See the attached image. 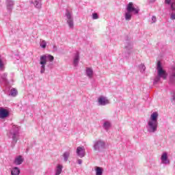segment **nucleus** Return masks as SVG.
<instances>
[{
	"label": "nucleus",
	"mask_w": 175,
	"mask_h": 175,
	"mask_svg": "<svg viewBox=\"0 0 175 175\" xmlns=\"http://www.w3.org/2000/svg\"><path fill=\"white\" fill-rule=\"evenodd\" d=\"M152 23H157V17L155 16H152Z\"/></svg>",
	"instance_id": "obj_36"
},
{
	"label": "nucleus",
	"mask_w": 175,
	"mask_h": 175,
	"mask_svg": "<svg viewBox=\"0 0 175 175\" xmlns=\"http://www.w3.org/2000/svg\"><path fill=\"white\" fill-rule=\"evenodd\" d=\"M126 12L124 14V18L126 21H131L132 20V14L137 16L140 12L139 7H135V4L133 2H129L126 8ZM132 13V14H131Z\"/></svg>",
	"instance_id": "obj_2"
},
{
	"label": "nucleus",
	"mask_w": 175,
	"mask_h": 175,
	"mask_svg": "<svg viewBox=\"0 0 175 175\" xmlns=\"http://www.w3.org/2000/svg\"><path fill=\"white\" fill-rule=\"evenodd\" d=\"M161 77H159V75H157L155 77L154 81H153V84L154 85H156V84H158V83H159V81H161Z\"/></svg>",
	"instance_id": "obj_29"
},
{
	"label": "nucleus",
	"mask_w": 175,
	"mask_h": 175,
	"mask_svg": "<svg viewBox=\"0 0 175 175\" xmlns=\"http://www.w3.org/2000/svg\"><path fill=\"white\" fill-rule=\"evenodd\" d=\"M66 18H67V24L71 29H73L75 27V23L73 22V16H72V14L69 11H66L65 14Z\"/></svg>",
	"instance_id": "obj_7"
},
{
	"label": "nucleus",
	"mask_w": 175,
	"mask_h": 175,
	"mask_svg": "<svg viewBox=\"0 0 175 175\" xmlns=\"http://www.w3.org/2000/svg\"><path fill=\"white\" fill-rule=\"evenodd\" d=\"M77 154L80 158H84L85 157V149L84 146H79L77 148Z\"/></svg>",
	"instance_id": "obj_10"
},
{
	"label": "nucleus",
	"mask_w": 175,
	"mask_h": 175,
	"mask_svg": "<svg viewBox=\"0 0 175 175\" xmlns=\"http://www.w3.org/2000/svg\"><path fill=\"white\" fill-rule=\"evenodd\" d=\"M1 81L5 84H9V81L8 80V73L4 72L1 76Z\"/></svg>",
	"instance_id": "obj_19"
},
{
	"label": "nucleus",
	"mask_w": 175,
	"mask_h": 175,
	"mask_svg": "<svg viewBox=\"0 0 175 175\" xmlns=\"http://www.w3.org/2000/svg\"><path fill=\"white\" fill-rule=\"evenodd\" d=\"M157 70L159 77H161L163 80H166L167 79V72H166V70H163V67H162V63L161 61L157 62Z\"/></svg>",
	"instance_id": "obj_5"
},
{
	"label": "nucleus",
	"mask_w": 175,
	"mask_h": 175,
	"mask_svg": "<svg viewBox=\"0 0 175 175\" xmlns=\"http://www.w3.org/2000/svg\"><path fill=\"white\" fill-rule=\"evenodd\" d=\"M96 175H103V168L100 167H96L95 168Z\"/></svg>",
	"instance_id": "obj_24"
},
{
	"label": "nucleus",
	"mask_w": 175,
	"mask_h": 175,
	"mask_svg": "<svg viewBox=\"0 0 175 175\" xmlns=\"http://www.w3.org/2000/svg\"><path fill=\"white\" fill-rule=\"evenodd\" d=\"M40 47L42 49H46V46H47V42H46L45 40H42L40 44Z\"/></svg>",
	"instance_id": "obj_32"
},
{
	"label": "nucleus",
	"mask_w": 175,
	"mask_h": 175,
	"mask_svg": "<svg viewBox=\"0 0 175 175\" xmlns=\"http://www.w3.org/2000/svg\"><path fill=\"white\" fill-rule=\"evenodd\" d=\"M99 106H106V105H109L110 101L109 99H107L106 97L101 96L98 98Z\"/></svg>",
	"instance_id": "obj_9"
},
{
	"label": "nucleus",
	"mask_w": 175,
	"mask_h": 175,
	"mask_svg": "<svg viewBox=\"0 0 175 175\" xmlns=\"http://www.w3.org/2000/svg\"><path fill=\"white\" fill-rule=\"evenodd\" d=\"M173 5L174 4L171 5V10H172V13L170 16L171 20H175V7Z\"/></svg>",
	"instance_id": "obj_26"
},
{
	"label": "nucleus",
	"mask_w": 175,
	"mask_h": 175,
	"mask_svg": "<svg viewBox=\"0 0 175 175\" xmlns=\"http://www.w3.org/2000/svg\"><path fill=\"white\" fill-rule=\"evenodd\" d=\"M8 136L9 139H12L11 147L14 148L17 142L20 140V128L16 125H13L12 129L8 133Z\"/></svg>",
	"instance_id": "obj_1"
},
{
	"label": "nucleus",
	"mask_w": 175,
	"mask_h": 175,
	"mask_svg": "<svg viewBox=\"0 0 175 175\" xmlns=\"http://www.w3.org/2000/svg\"><path fill=\"white\" fill-rule=\"evenodd\" d=\"M99 18V15H98L97 13H93L92 14V19L93 20H98Z\"/></svg>",
	"instance_id": "obj_33"
},
{
	"label": "nucleus",
	"mask_w": 175,
	"mask_h": 175,
	"mask_svg": "<svg viewBox=\"0 0 175 175\" xmlns=\"http://www.w3.org/2000/svg\"><path fill=\"white\" fill-rule=\"evenodd\" d=\"M158 112H154L153 113H152L149 122H158Z\"/></svg>",
	"instance_id": "obj_17"
},
{
	"label": "nucleus",
	"mask_w": 175,
	"mask_h": 175,
	"mask_svg": "<svg viewBox=\"0 0 175 175\" xmlns=\"http://www.w3.org/2000/svg\"><path fill=\"white\" fill-rule=\"evenodd\" d=\"M0 83H2V80H1V79H0Z\"/></svg>",
	"instance_id": "obj_41"
},
{
	"label": "nucleus",
	"mask_w": 175,
	"mask_h": 175,
	"mask_svg": "<svg viewBox=\"0 0 175 175\" xmlns=\"http://www.w3.org/2000/svg\"><path fill=\"white\" fill-rule=\"evenodd\" d=\"M69 157H70V152L69 151L64 152L63 154V158L64 162H68V159H69Z\"/></svg>",
	"instance_id": "obj_23"
},
{
	"label": "nucleus",
	"mask_w": 175,
	"mask_h": 175,
	"mask_svg": "<svg viewBox=\"0 0 175 175\" xmlns=\"http://www.w3.org/2000/svg\"><path fill=\"white\" fill-rule=\"evenodd\" d=\"M41 58H44L45 62H47L49 61V62H53L54 61V56L49 55V54H45L42 56H40Z\"/></svg>",
	"instance_id": "obj_16"
},
{
	"label": "nucleus",
	"mask_w": 175,
	"mask_h": 175,
	"mask_svg": "<svg viewBox=\"0 0 175 175\" xmlns=\"http://www.w3.org/2000/svg\"><path fill=\"white\" fill-rule=\"evenodd\" d=\"M10 112L3 107H0V118H7L8 116H10Z\"/></svg>",
	"instance_id": "obj_11"
},
{
	"label": "nucleus",
	"mask_w": 175,
	"mask_h": 175,
	"mask_svg": "<svg viewBox=\"0 0 175 175\" xmlns=\"http://www.w3.org/2000/svg\"><path fill=\"white\" fill-rule=\"evenodd\" d=\"M53 51H57L58 49L57 48V46L54 45L53 46Z\"/></svg>",
	"instance_id": "obj_37"
},
{
	"label": "nucleus",
	"mask_w": 175,
	"mask_h": 175,
	"mask_svg": "<svg viewBox=\"0 0 175 175\" xmlns=\"http://www.w3.org/2000/svg\"><path fill=\"white\" fill-rule=\"evenodd\" d=\"M103 126L105 129H106L107 131V129H109V128H110V126H111L110 122H104Z\"/></svg>",
	"instance_id": "obj_31"
},
{
	"label": "nucleus",
	"mask_w": 175,
	"mask_h": 175,
	"mask_svg": "<svg viewBox=\"0 0 175 175\" xmlns=\"http://www.w3.org/2000/svg\"><path fill=\"white\" fill-rule=\"evenodd\" d=\"M106 148V143L105 141L98 139L94 142L93 149L94 151H98V152H102L103 150Z\"/></svg>",
	"instance_id": "obj_4"
},
{
	"label": "nucleus",
	"mask_w": 175,
	"mask_h": 175,
	"mask_svg": "<svg viewBox=\"0 0 175 175\" xmlns=\"http://www.w3.org/2000/svg\"><path fill=\"white\" fill-rule=\"evenodd\" d=\"M21 170L18 167H14L11 170V175H20Z\"/></svg>",
	"instance_id": "obj_20"
},
{
	"label": "nucleus",
	"mask_w": 175,
	"mask_h": 175,
	"mask_svg": "<svg viewBox=\"0 0 175 175\" xmlns=\"http://www.w3.org/2000/svg\"><path fill=\"white\" fill-rule=\"evenodd\" d=\"M86 75L89 79H92V76L94 75V70L92 68H86Z\"/></svg>",
	"instance_id": "obj_22"
},
{
	"label": "nucleus",
	"mask_w": 175,
	"mask_h": 175,
	"mask_svg": "<svg viewBox=\"0 0 175 175\" xmlns=\"http://www.w3.org/2000/svg\"><path fill=\"white\" fill-rule=\"evenodd\" d=\"M79 61H80V55L79 53H77L75 54L74 61H73V64L75 66H77V65H79Z\"/></svg>",
	"instance_id": "obj_21"
},
{
	"label": "nucleus",
	"mask_w": 175,
	"mask_h": 175,
	"mask_svg": "<svg viewBox=\"0 0 175 175\" xmlns=\"http://www.w3.org/2000/svg\"><path fill=\"white\" fill-rule=\"evenodd\" d=\"M146 128L149 133H155L158 129V122L148 121Z\"/></svg>",
	"instance_id": "obj_6"
},
{
	"label": "nucleus",
	"mask_w": 175,
	"mask_h": 175,
	"mask_svg": "<svg viewBox=\"0 0 175 175\" xmlns=\"http://www.w3.org/2000/svg\"><path fill=\"white\" fill-rule=\"evenodd\" d=\"M23 162H24V158L23 157L22 155H19L15 158L14 161V164L18 165H21Z\"/></svg>",
	"instance_id": "obj_15"
},
{
	"label": "nucleus",
	"mask_w": 175,
	"mask_h": 175,
	"mask_svg": "<svg viewBox=\"0 0 175 175\" xmlns=\"http://www.w3.org/2000/svg\"><path fill=\"white\" fill-rule=\"evenodd\" d=\"M151 2H155V0H150Z\"/></svg>",
	"instance_id": "obj_40"
},
{
	"label": "nucleus",
	"mask_w": 175,
	"mask_h": 175,
	"mask_svg": "<svg viewBox=\"0 0 175 175\" xmlns=\"http://www.w3.org/2000/svg\"><path fill=\"white\" fill-rule=\"evenodd\" d=\"M3 68V62H2V59H1L0 56V69H2Z\"/></svg>",
	"instance_id": "obj_35"
},
{
	"label": "nucleus",
	"mask_w": 175,
	"mask_h": 175,
	"mask_svg": "<svg viewBox=\"0 0 175 175\" xmlns=\"http://www.w3.org/2000/svg\"><path fill=\"white\" fill-rule=\"evenodd\" d=\"M47 62H46L44 57H40V65L41 66L40 67V73L43 74L46 71V64Z\"/></svg>",
	"instance_id": "obj_12"
},
{
	"label": "nucleus",
	"mask_w": 175,
	"mask_h": 175,
	"mask_svg": "<svg viewBox=\"0 0 175 175\" xmlns=\"http://www.w3.org/2000/svg\"><path fill=\"white\" fill-rule=\"evenodd\" d=\"M175 101V93H172V97H171V102L173 103V102Z\"/></svg>",
	"instance_id": "obj_34"
},
{
	"label": "nucleus",
	"mask_w": 175,
	"mask_h": 175,
	"mask_svg": "<svg viewBox=\"0 0 175 175\" xmlns=\"http://www.w3.org/2000/svg\"><path fill=\"white\" fill-rule=\"evenodd\" d=\"M30 3H33L35 8L37 9H40L42 8V0H35L34 3L33 1H30Z\"/></svg>",
	"instance_id": "obj_18"
},
{
	"label": "nucleus",
	"mask_w": 175,
	"mask_h": 175,
	"mask_svg": "<svg viewBox=\"0 0 175 175\" xmlns=\"http://www.w3.org/2000/svg\"><path fill=\"white\" fill-rule=\"evenodd\" d=\"M167 152H163L161 155V162L164 165H170V161L167 159Z\"/></svg>",
	"instance_id": "obj_13"
},
{
	"label": "nucleus",
	"mask_w": 175,
	"mask_h": 175,
	"mask_svg": "<svg viewBox=\"0 0 175 175\" xmlns=\"http://www.w3.org/2000/svg\"><path fill=\"white\" fill-rule=\"evenodd\" d=\"M138 68L142 73L146 70V66L143 64H141L140 65L138 66Z\"/></svg>",
	"instance_id": "obj_30"
},
{
	"label": "nucleus",
	"mask_w": 175,
	"mask_h": 175,
	"mask_svg": "<svg viewBox=\"0 0 175 175\" xmlns=\"http://www.w3.org/2000/svg\"><path fill=\"white\" fill-rule=\"evenodd\" d=\"M78 163H79V165H81L83 163V160L78 159Z\"/></svg>",
	"instance_id": "obj_38"
},
{
	"label": "nucleus",
	"mask_w": 175,
	"mask_h": 175,
	"mask_svg": "<svg viewBox=\"0 0 175 175\" xmlns=\"http://www.w3.org/2000/svg\"><path fill=\"white\" fill-rule=\"evenodd\" d=\"M165 5H170V9H172V5L175 8V0H173V2L172 0H165Z\"/></svg>",
	"instance_id": "obj_27"
},
{
	"label": "nucleus",
	"mask_w": 175,
	"mask_h": 175,
	"mask_svg": "<svg viewBox=\"0 0 175 175\" xmlns=\"http://www.w3.org/2000/svg\"><path fill=\"white\" fill-rule=\"evenodd\" d=\"M170 85H175V66H173L170 70Z\"/></svg>",
	"instance_id": "obj_8"
},
{
	"label": "nucleus",
	"mask_w": 175,
	"mask_h": 175,
	"mask_svg": "<svg viewBox=\"0 0 175 175\" xmlns=\"http://www.w3.org/2000/svg\"><path fill=\"white\" fill-rule=\"evenodd\" d=\"M6 6L8 12H10V13H12V10H13V6H14V1L6 0Z\"/></svg>",
	"instance_id": "obj_14"
},
{
	"label": "nucleus",
	"mask_w": 175,
	"mask_h": 175,
	"mask_svg": "<svg viewBox=\"0 0 175 175\" xmlns=\"http://www.w3.org/2000/svg\"><path fill=\"white\" fill-rule=\"evenodd\" d=\"M124 49H126V51L124 52V57L126 59H129V57H131V54H132V50L133 49V43L131 42L129 36H126V42Z\"/></svg>",
	"instance_id": "obj_3"
},
{
	"label": "nucleus",
	"mask_w": 175,
	"mask_h": 175,
	"mask_svg": "<svg viewBox=\"0 0 175 175\" xmlns=\"http://www.w3.org/2000/svg\"><path fill=\"white\" fill-rule=\"evenodd\" d=\"M48 66H53V64H49V65H48Z\"/></svg>",
	"instance_id": "obj_39"
},
{
	"label": "nucleus",
	"mask_w": 175,
	"mask_h": 175,
	"mask_svg": "<svg viewBox=\"0 0 175 175\" xmlns=\"http://www.w3.org/2000/svg\"><path fill=\"white\" fill-rule=\"evenodd\" d=\"M62 165H58L57 166V169H56V172L55 174V175H59L61 174V173H62Z\"/></svg>",
	"instance_id": "obj_25"
},
{
	"label": "nucleus",
	"mask_w": 175,
	"mask_h": 175,
	"mask_svg": "<svg viewBox=\"0 0 175 175\" xmlns=\"http://www.w3.org/2000/svg\"><path fill=\"white\" fill-rule=\"evenodd\" d=\"M17 90H16V88H12L10 90V95H11V96H17Z\"/></svg>",
	"instance_id": "obj_28"
}]
</instances>
